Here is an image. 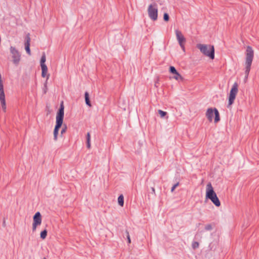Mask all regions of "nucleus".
Returning a JSON list of instances; mask_svg holds the SVG:
<instances>
[{
  "mask_svg": "<svg viewBox=\"0 0 259 259\" xmlns=\"http://www.w3.org/2000/svg\"><path fill=\"white\" fill-rule=\"evenodd\" d=\"M64 106L63 102L62 101L57 113L56 125L54 130V139L55 141H57V140L59 130L63 124L64 115Z\"/></svg>",
  "mask_w": 259,
  "mask_h": 259,
  "instance_id": "f257e3e1",
  "label": "nucleus"
},
{
  "mask_svg": "<svg viewBox=\"0 0 259 259\" xmlns=\"http://www.w3.org/2000/svg\"><path fill=\"white\" fill-rule=\"evenodd\" d=\"M245 55L246 58L245 74V78H247L250 70L251 64L254 57V51L251 47L249 46L247 47Z\"/></svg>",
  "mask_w": 259,
  "mask_h": 259,
  "instance_id": "f03ea898",
  "label": "nucleus"
},
{
  "mask_svg": "<svg viewBox=\"0 0 259 259\" xmlns=\"http://www.w3.org/2000/svg\"><path fill=\"white\" fill-rule=\"evenodd\" d=\"M206 198L210 199L217 207H219L221 205L220 201L210 183H208L206 185Z\"/></svg>",
  "mask_w": 259,
  "mask_h": 259,
  "instance_id": "7ed1b4c3",
  "label": "nucleus"
},
{
  "mask_svg": "<svg viewBox=\"0 0 259 259\" xmlns=\"http://www.w3.org/2000/svg\"><path fill=\"white\" fill-rule=\"evenodd\" d=\"M196 47L200 50L203 55L209 57L212 60L214 59V48L213 46L198 44L197 45Z\"/></svg>",
  "mask_w": 259,
  "mask_h": 259,
  "instance_id": "20e7f679",
  "label": "nucleus"
},
{
  "mask_svg": "<svg viewBox=\"0 0 259 259\" xmlns=\"http://www.w3.org/2000/svg\"><path fill=\"white\" fill-rule=\"evenodd\" d=\"M148 14L149 18L153 21H156L158 17L157 5L156 3L150 4L148 8Z\"/></svg>",
  "mask_w": 259,
  "mask_h": 259,
  "instance_id": "39448f33",
  "label": "nucleus"
},
{
  "mask_svg": "<svg viewBox=\"0 0 259 259\" xmlns=\"http://www.w3.org/2000/svg\"><path fill=\"white\" fill-rule=\"evenodd\" d=\"M213 113L215 115L214 117V122L217 123L220 120V114L219 112V111L218 109L215 108H208L207 110L206 113V116L208 120L211 122L212 120L213 116Z\"/></svg>",
  "mask_w": 259,
  "mask_h": 259,
  "instance_id": "423d86ee",
  "label": "nucleus"
},
{
  "mask_svg": "<svg viewBox=\"0 0 259 259\" xmlns=\"http://www.w3.org/2000/svg\"><path fill=\"white\" fill-rule=\"evenodd\" d=\"M238 84L237 82H235L233 85H232V87L231 89L229 97V101H228V107H229V106L232 105L235 99L236 95L238 91Z\"/></svg>",
  "mask_w": 259,
  "mask_h": 259,
  "instance_id": "0eeeda50",
  "label": "nucleus"
},
{
  "mask_svg": "<svg viewBox=\"0 0 259 259\" xmlns=\"http://www.w3.org/2000/svg\"><path fill=\"white\" fill-rule=\"evenodd\" d=\"M10 51L13 59V63L15 65H18L21 60V54L20 52L15 47L12 46L10 48Z\"/></svg>",
  "mask_w": 259,
  "mask_h": 259,
  "instance_id": "6e6552de",
  "label": "nucleus"
},
{
  "mask_svg": "<svg viewBox=\"0 0 259 259\" xmlns=\"http://www.w3.org/2000/svg\"><path fill=\"white\" fill-rule=\"evenodd\" d=\"M176 35L181 48L183 51H185V48L184 44L186 42V38L184 37L182 32L179 30H176Z\"/></svg>",
  "mask_w": 259,
  "mask_h": 259,
  "instance_id": "1a4fd4ad",
  "label": "nucleus"
},
{
  "mask_svg": "<svg viewBox=\"0 0 259 259\" xmlns=\"http://www.w3.org/2000/svg\"><path fill=\"white\" fill-rule=\"evenodd\" d=\"M32 230L35 231L36 227L41 223V215L39 212L35 213L33 217Z\"/></svg>",
  "mask_w": 259,
  "mask_h": 259,
  "instance_id": "9d476101",
  "label": "nucleus"
},
{
  "mask_svg": "<svg viewBox=\"0 0 259 259\" xmlns=\"http://www.w3.org/2000/svg\"><path fill=\"white\" fill-rule=\"evenodd\" d=\"M169 71L170 73L174 75L173 78H175L176 80H178L179 79H182V76L177 71V70H176L174 66H170L169 68Z\"/></svg>",
  "mask_w": 259,
  "mask_h": 259,
  "instance_id": "9b49d317",
  "label": "nucleus"
},
{
  "mask_svg": "<svg viewBox=\"0 0 259 259\" xmlns=\"http://www.w3.org/2000/svg\"><path fill=\"white\" fill-rule=\"evenodd\" d=\"M30 37L29 36V34L28 33L26 37H25V49L27 52V53L29 55H31V52L30 49Z\"/></svg>",
  "mask_w": 259,
  "mask_h": 259,
  "instance_id": "f8f14e48",
  "label": "nucleus"
},
{
  "mask_svg": "<svg viewBox=\"0 0 259 259\" xmlns=\"http://www.w3.org/2000/svg\"><path fill=\"white\" fill-rule=\"evenodd\" d=\"M85 104L89 107H91L92 105L90 100L89 94L88 92H85L84 94Z\"/></svg>",
  "mask_w": 259,
  "mask_h": 259,
  "instance_id": "ddd939ff",
  "label": "nucleus"
},
{
  "mask_svg": "<svg viewBox=\"0 0 259 259\" xmlns=\"http://www.w3.org/2000/svg\"><path fill=\"white\" fill-rule=\"evenodd\" d=\"M41 76L42 77H45L46 76L47 73L48 72V68L47 65L46 66H41Z\"/></svg>",
  "mask_w": 259,
  "mask_h": 259,
  "instance_id": "4468645a",
  "label": "nucleus"
},
{
  "mask_svg": "<svg viewBox=\"0 0 259 259\" xmlns=\"http://www.w3.org/2000/svg\"><path fill=\"white\" fill-rule=\"evenodd\" d=\"M87 138V147L88 149L91 148V135L90 133L88 132L86 136Z\"/></svg>",
  "mask_w": 259,
  "mask_h": 259,
  "instance_id": "2eb2a0df",
  "label": "nucleus"
},
{
  "mask_svg": "<svg viewBox=\"0 0 259 259\" xmlns=\"http://www.w3.org/2000/svg\"><path fill=\"white\" fill-rule=\"evenodd\" d=\"M118 203L120 206H123L124 204V197L123 195H120L118 197Z\"/></svg>",
  "mask_w": 259,
  "mask_h": 259,
  "instance_id": "dca6fc26",
  "label": "nucleus"
},
{
  "mask_svg": "<svg viewBox=\"0 0 259 259\" xmlns=\"http://www.w3.org/2000/svg\"><path fill=\"white\" fill-rule=\"evenodd\" d=\"M46 61V55H45V53H43L42 56L41 57V59H40V66H43V65L46 66V65L45 64Z\"/></svg>",
  "mask_w": 259,
  "mask_h": 259,
  "instance_id": "f3484780",
  "label": "nucleus"
},
{
  "mask_svg": "<svg viewBox=\"0 0 259 259\" xmlns=\"http://www.w3.org/2000/svg\"><path fill=\"white\" fill-rule=\"evenodd\" d=\"M40 238L42 239H45L46 237H47V230L46 229L43 230L42 231H41L40 232Z\"/></svg>",
  "mask_w": 259,
  "mask_h": 259,
  "instance_id": "a211bd4d",
  "label": "nucleus"
},
{
  "mask_svg": "<svg viewBox=\"0 0 259 259\" xmlns=\"http://www.w3.org/2000/svg\"><path fill=\"white\" fill-rule=\"evenodd\" d=\"M199 245V244L197 241H194L192 242V247L193 249H196V248H198Z\"/></svg>",
  "mask_w": 259,
  "mask_h": 259,
  "instance_id": "6ab92c4d",
  "label": "nucleus"
},
{
  "mask_svg": "<svg viewBox=\"0 0 259 259\" xmlns=\"http://www.w3.org/2000/svg\"><path fill=\"white\" fill-rule=\"evenodd\" d=\"M158 112L159 114V115H160L161 117H164L167 114L166 112L163 111L161 110H158Z\"/></svg>",
  "mask_w": 259,
  "mask_h": 259,
  "instance_id": "aec40b11",
  "label": "nucleus"
},
{
  "mask_svg": "<svg viewBox=\"0 0 259 259\" xmlns=\"http://www.w3.org/2000/svg\"><path fill=\"white\" fill-rule=\"evenodd\" d=\"M163 20H164V21H165L166 22H167L169 21V15L167 13H164Z\"/></svg>",
  "mask_w": 259,
  "mask_h": 259,
  "instance_id": "412c9836",
  "label": "nucleus"
},
{
  "mask_svg": "<svg viewBox=\"0 0 259 259\" xmlns=\"http://www.w3.org/2000/svg\"><path fill=\"white\" fill-rule=\"evenodd\" d=\"M212 229V225L210 224H207L205 226V230L206 231H210Z\"/></svg>",
  "mask_w": 259,
  "mask_h": 259,
  "instance_id": "4be33fe9",
  "label": "nucleus"
},
{
  "mask_svg": "<svg viewBox=\"0 0 259 259\" xmlns=\"http://www.w3.org/2000/svg\"><path fill=\"white\" fill-rule=\"evenodd\" d=\"M67 126L65 124H64L63 127L61 131V135H62L64 133H65L67 131Z\"/></svg>",
  "mask_w": 259,
  "mask_h": 259,
  "instance_id": "5701e85b",
  "label": "nucleus"
},
{
  "mask_svg": "<svg viewBox=\"0 0 259 259\" xmlns=\"http://www.w3.org/2000/svg\"><path fill=\"white\" fill-rule=\"evenodd\" d=\"M125 233H126V237H127V242H128V243H130L131 242V241L130 236V235H129L128 231L127 230H126Z\"/></svg>",
  "mask_w": 259,
  "mask_h": 259,
  "instance_id": "b1692460",
  "label": "nucleus"
},
{
  "mask_svg": "<svg viewBox=\"0 0 259 259\" xmlns=\"http://www.w3.org/2000/svg\"><path fill=\"white\" fill-rule=\"evenodd\" d=\"M179 185V183L178 182L177 183H176V184H175L172 187H171V192H173L175 189L177 187H178Z\"/></svg>",
  "mask_w": 259,
  "mask_h": 259,
  "instance_id": "393cba45",
  "label": "nucleus"
},
{
  "mask_svg": "<svg viewBox=\"0 0 259 259\" xmlns=\"http://www.w3.org/2000/svg\"><path fill=\"white\" fill-rule=\"evenodd\" d=\"M151 190H152V192L153 194H155V189L154 187H152L151 188Z\"/></svg>",
  "mask_w": 259,
  "mask_h": 259,
  "instance_id": "a878e982",
  "label": "nucleus"
},
{
  "mask_svg": "<svg viewBox=\"0 0 259 259\" xmlns=\"http://www.w3.org/2000/svg\"><path fill=\"white\" fill-rule=\"evenodd\" d=\"M45 87L46 89H44V90H46V89H47V85L46 84H45Z\"/></svg>",
  "mask_w": 259,
  "mask_h": 259,
  "instance_id": "bb28decb",
  "label": "nucleus"
},
{
  "mask_svg": "<svg viewBox=\"0 0 259 259\" xmlns=\"http://www.w3.org/2000/svg\"><path fill=\"white\" fill-rule=\"evenodd\" d=\"M47 92V91L46 90H44V93L46 94Z\"/></svg>",
  "mask_w": 259,
  "mask_h": 259,
  "instance_id": "cd10ccee",
  "label": "nucleus"
},
{
  "mask_svg": "<svg viewBox=\"0 0 259 259\" xmlns=\"http://www.w3.org/2000/svg\"><path fill=\"white\" fill-rule=\"evenodd\" d=\"M43 259H47L46 257H44Z\"/></svg>",
  "mask_w": 259,
  "mask_h": 259,
  "instance_id": "c85d7f7f",
  "label": "nucleus"
}]
</instances>
